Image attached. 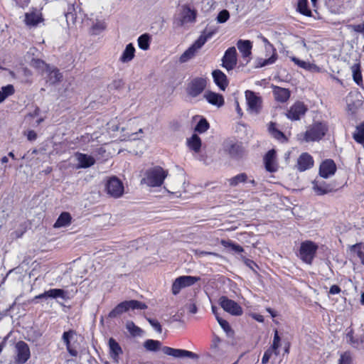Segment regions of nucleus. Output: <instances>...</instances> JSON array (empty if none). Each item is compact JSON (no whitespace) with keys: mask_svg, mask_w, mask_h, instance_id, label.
<instances>
[{"mask_svg":"<svg viewBox=\"0 0 364 364\" xmlns=\"http://www.w3.org/2000/svg\"><path fill=\"white\" fill-rule=\"evenodd\" d=\"M168 174L167 170L159 166H154L145 171L141 180V184H144L150 188L160 187L164 183Z\"/></svg>","mask_w":364,"mask_h":364,"instance_id":"1","label":"nucleus"},{"mask_svg":"<svg viewBox=\"0 0 364 364\" xmlns=\"http://www.w3.org/2000/svg\"><path fill=\"white\" fill-rule=\"evenodd\" d=\"M197 10L193 1L181 5L178 9V14L175 17L174 23L177 26H183L186 23L196 22Z\"/></svg>","mask_w":364,"mask_h":364,"instance_id":"2","label":"nucleus"},{"mask_svg":"<svg viewBox=\"0 0 364 364\" xmlns=\"http://www.w3.org/2000/svg\"><path fill=\"white\" fill-rule=\"evenodd\" d=\"M318 245L311 240L301 242L298 250V257L305 264L311 265L316 256Z\"/></svg>","mask_w":364,"mask_h":364,"instance_id":"3","label":"nucleus"},{"mask_svg":"<svg viewBox=\"0 0 364 364\" xmlns=\"http://www.w3.org/2000/svg\"><path fill=\"white\" fill-rule=\"evenodd\" d=\"M147 305L137 300L124 301L117 304L108 314L110 318H117L129 310H145Z\"/></svg>","mask_w":364,"mask_h":364,"instance_id":"4","label":"nucleus"},{"mask_svg":"<svg viewBox=\"0 0 364 364\" xmlns=\"http://www.w3.org/2000/svg\"><path fill=\"white\" fill-rule=\"evenodd\" d=\"M328 132V126L325 123L315 122L310 125L304 134L306 142L320 141Z\"/></svg>","mask_w":364,"mask_h":364,"instance_id":"5","label":"nucleus"},{"mask_svg":"<svg viewBox=\"0 0 364 364\" xmlns=\"http://www.w3.org/2000/svg\"><path fill=\"white\" fill-rule=\"evenodd\" d=\"M212 36L213 33L210 32L207 33H204L200 35L199 38L180 56L179 62L181 63H184L192 59L195 56L196 52L203 47V46L212 37Z\"/></svg>","mask_w":364,"mask_h":364,"instance_id":"6","label":"nucleus"},{"mask_svg":"<svg viewBox=\"0 0 364 364\" xmlns=\"http://www.w3.org/2000/svg\"><path fill=\"white\" fill-rule=\"evenodd\" d=\"M62 340L66 346L68 353L73 357L78 355L80 344L77 341V333L74 330H69L63 332Z\"/></svg>","mask_w":364,"mask_h":364,"instance_id":"7","label":"nucleus"},{"mask_svg":"<svg viewBox=\"0 0 364 364\" xmlns=\"http://www.w3.org/2000/svg\"><path fill=\"white\" fill-rule=\"evenodd\" d=\"M14 354L16 364H25L31 358L28 345L25 341H18L14 346Z\"/></svg>","mask_w":364,"mask_h":364,"instance_id":"8","label":"nucleus"},{"mask_svg":"<svg viewBox=\"0 0 364 364\" xmlns=\"http://www.w3.org/2000/svg\"><path fill=\"white\" fill-rule=\"evenodd\" d=\"M200 279L198 277L186 275L177 277L172 284V293L177 295L182 289L193 285Z\"/></svg>","mask_w":364,"mask_h":364,"instance_id":"9","label":"nucleus"},{"mask_svg":"<svg viewBox=\"0 0 364 364\" xmlns=\"http://www.w3.org/2000/svg\"><path fill=\"white\" fill-rule=\"evenodd\" d=\"M245 98L249 112L252 114H258L262 109V97L253 91L246 90Z\"/></svg>","mask_w":364,"mask_h":364,"instance_id":"10","label":"nucleus"},{"mask_svg":"<svg viewBox=\"0 0 364 364\" xmlns=\"http://www.w3.org/2000/svg\"><path fill=\"white\" fill-rule=\"evenodd\" d=\"M106 191L107 194L113 198H119L124 193V186L122 182L115 176L111 177L106 183Z\"/></svg>","mask_w":364,"mask_h":364,"instance_id":"11","label":"nucleus"},{"mask_svg":"<svg viewBox=\"0 0 364 364\" xmlns=\"http://www.w3.org/2000/svg\"><path fill=\"white\" fill-rule=\"evenodd\" d=\"M219 304L224 311L232 316H240L243 311L242 307L235 301L223 296L219 299Z\"/></svg>","mask_w":364,"mask_h":364,"instance_id":"12","label":"nucleus"},{"mask_svg":"<svg viewBox=\"0 0 364 364\" xmlns=\"http://www.w3.org/2000/svg\"><path fill=\"white\" fill-rule=\"evenodd\" d=\"M237 50L235 47L228 48L222 58V66L228 71L233 70L237 65Z\"/></svg>","mask_w":364,"mask_h":364,"instance_id":"13","label":"nucleus"},{"mask_svg":"<svg viewBox=\"0 0 364 364\" xmlns=\"http://www.w3.org/2000/svg\"><path fill=\"white\" fill-rule=\"evenodd\" d=\"M206 87V80L203 77L193 78L188 85L187 93L192 97L201 94Z\"/></svg>","mask_w":364,"mask_h":364,"instance_id":"14","label":"nucleus"},{"mask_svg":"<svg viewBox=\"0 0 364 364\" xmlns=\"http://www.w3.org/2000/svg\"><path fill=\"white\" fill-rule=\"evenodd\" d=\"M307 110L308 107L304 102L297 101L290 107L287 113V117L292 121L299 120L305 115Z\"/></svg>","mask_w":364,"mask_h":364,"instance_id":"15","label":"nucleus"},{"mask_svg":"<svg viewBox=\"0 0 364 364\" xmlns=\"http://www.w3.org/2000/svg\"><path fill=\"white\" fill-rule=\"evenodd\" d=\"M236 45L242 55L243 60L247 65L251 60L252 43L250 40L240 39L237 41Z\"/></svg>","mask_w":364,"mask_h":364,"instance_id":"16","label":"nucleus"},{"mask_svg":"<svg viewBox=\"0 0 364 364\" xmlns=\"http://www.w3.org/2000/svg\"><path fill=\"white\" fill-rule=\"evenodd\" d=\"M161 350L164 354L173 356L174 358H181L187 357L189 358L196 359L198 357L197 354L183 349H176L168 346H164Z\"/></svg>","mask_w":364,"mask_h":364,"instance_id":"17","label":"nucleus"},{"mask_svg":"<svg viewBox=\"0 0 364 364\" xmlns=\"http://www.w3.org/2000/svg\"><path fill=\"white\" fill-rule=\"evenodd\" d=\"M312 188L318 196L327 194L334 190L331 184L318 178L312 182Z\"/></svg>","mask_w":364,"mask_h":364,"instance_id":"18","label":"nucleus"},{"mask_svg":"<svg viewBox=\"0 0 364 364\" xmlns=\"http://www.w3.org/2000/svg\"><path fill=\"white\" fill-rule=\"evenodd\" d=\"M336 171V166L331 159H326L321 163L319 168V175L323 178H328L334 175Z\"/></svg>","mask_w":364,"mask_h":364,"instance_id":"19","label":"nucleus"},{"mask_svg":"<svg viewBox=\"0 0 364 364\" xmlns=\"http://www.w3.org/2000/svg\"><path fill=\"white\" fill-rule=\"evenodd\" d=\"M269 50H272V55L265 59L262 58H257L255 60V66L256 68H260L265 67L267 65H272L276 62V60H277V58H278L277 51L273 48L272 45H271L268 43V46H266V50L268 51Z\"/></svg>","mask_w":364,"mask_h":364,"instance_id":"20","label":"nucleus"},{"mask_svg":"<svg viewBox=\"0 0 364 364\" xmlns=\"http://www.w3.org/2000/svg\"><path fill=\"white\" fill-rule=\"evenodd\" d=\"M313 157L308 153H302L297 159L296 168L302 172L310 169L314 166Z\"/></svg>","mask_w":364,"mask_h":364,"instance_id":"21","label":"nucleus"},{"mask_svg":"<svg viewBox=\"0 0 364 364\" xmlns=\"http://www.w3.org/2000/svg\"><path fill=\"white\" fill-rule=\"evenodd\" d=\"M276 151L271 149L264 156V163L267 171L273 173L277 171Z\"/></svg>","mask_w":364,"mask_h":364,"instance_id":"22","label":"nucleus"},{"mask_svg":"<svg viewBox=\"0 0 364 364\" xmlns=\"http://www.w3.org/2000/svg\"><path fill=\"white\" fill-rule=\"evenodd\" d=\"M203 97L209 104L218 107H222L225 103L223 96L219 93L207 91L205 92Z\"/></svg>","mask_w":364,"mask_h":364,"instance_id":"23","label":"nucleus"},{"mask_svg":"<svg viewBox=\"0 0 364 364\" xmlns=\"http://www.w3.org/2000/svg\"><path fill=\"white\" fill-rule=\"evenodd\" d=\"M214 82L221 90H225L228 85V81L225 74L220 70H215L212 73Z\"/></svg>","mask_w":364,"mask_h":364,"instance_id":"24","label":"nucleus"},{"mask_svg":"<svg viewBox=\"0 0 364 364\" xmlns=\"http://www.w3.org/2000/svg\"><path fill=\"white\" fill-rule=\"evenodd\" d=\"M273 95L276 101L284 103L289 99L291 92L289 89L274 86Z\"/></svg>","mask_w":364,"mask_h":364,"instance_id":"25","label":"nucleus"},{"mask_svg":"<svg viewBox=\"0 0 364 364\" xmlns=\"http://www.w3.org/2000/svg\"><path fill=\"white\" fill-rule=\"evenodd\" d=\"M77 160L79 162V164L77 165V168H87L95 163V159L93 156L82 154V153H77L75 154Z\"/></svg>","mask_w":364,"mask_h":364,"instance_id":"26","label":"nucleus"},{"mask_svg":"<svg viewBox=\"0 0 364 364\" xmlns=\"http://www.w3.org/2000/svg\"><path fill=\"white\" fill-rule=\"evenodd\" d=\"M110 357L115 361L118 362L119 355L123 351L119 344L113 338H110L108 341Z\"/></svg>","mask_w":364,"mask_h":364,"instance_id":"27","label":"nucleus"},{"mask_svg":"<svg viewBox=\"0 0 364 364\" xmlns=\"http://www.w3.org/2000/svg\"><path fill=\"white\" fill-rule=\"evenodd\" d=\"M346 341L353 348H364V333L360 336L359 338H355L353 329H350L346 333Z\"/></svg>","mask_w":364,"mask_h":364,"instance_id":"28","label":"nucleus"},{"mask_svg":"<svg viewBox=\"0 0 364 364\" xmlns=\"http://www.w3.org/2000/svg\"><path fill=\"white\" fill-rule=\"evenodd\" d=\"M325 5L331 13H343L344 10V0H324Z\"/></svg>","mask_w":364,"mask_h":364,"instance_id":"29","label":"nucleus"},{"mask_svg":"<svg viewBox=\"0 0 364 364\" xmlns=\"http://www.w3.org/2000/svg\"><path fill=\"white\" fill-rule=\"evenodd\" d=\"M135 48L132 43L127 44L119 58V61L122 63L130 62L135 56Z\"/></svg>","mask_w":364,"mask_h":364,"instance_id":"30","label":"nucleus"},{"mask_svg":"<svg viewBox=\"0 0 364 364\" xmlns=\"http://www.w3.org/2000/svg\"><path fill=\"white\" fill-rule=\"evenodd\" d=\"M47 296L51 299H62L64 301H67L71 299L68 291H65L63 289H50L47 291Z\"/></svg>","mask_w":364,"mask_h":364,"instance_id":"31","label":"nucleus"},{"mask_svg":"<svg viewBox=\"0 0 364 364\" xmlns=\"http://www.w3.org/2000/svg\"><path fill=\"white\" fill-rule=\"evenodd\" d=\"M46 72L48 75V81L51 84H55L60 81L63 77V75L59 70L53 66H46Z\"/></svg>","mask_w":364,"mask_h":364,"instance_id":"32","label":"nucleus"},{"mask_svg":"<svg viewBox=\"0 0 364 364\" xmlns=\"http://www.w3.org/2000/svg\"><path fill=\"white\" fill-rule=\"evenodd\" d=\"M80 9L78 6H75L74 4L69 5L68 10L65 13V18L68 25L74 24L77 19V12Z\"/></svg>","mask_w":364,"mask_h":364,"instance_id":"33","label":"nucleus"},{"mask_svg":"<svg viewBox=\"0 0 364 364\" xmlns=\"http://www.w3.org/2000/svg\"><path fill=\"white\" fill-rule=\"evenodd\" d=\"M72 217L68 212L62 213L53 225L55 228L67 227L71 223Z\"/></svg>","mask_w":364,"mask_h":364,"instance_id":"34","label":"nucleus"},{"mask_svg":"<svg viewBox=\"0 0 364 364\" xmlns=\"http://www.w3.org/2000/svg\"><path fill=\"white\" fill-rule=\"evenodd\" d=\"M353 73V79L354 82L359 86L363 85V76L361 73V66L360 63L353 65L350 68Z\"/></svg>","mask_w":364,"mask_h":364,"instance_id":"35","label":"nucleus"},{"mask_svg":"<svg viewBox=\"0 0 364 364\" xmlns=\"http://www.w3.org/2000/svg\"><path fill=\"white\" fill-rule=\"evenodd\" d=\"M41 21V15L36 11L26 13L25 15V22L28 26H35Z\"/></svg>","mask_w":364,"mask_h":364,"instance_id":"36","label":"nucleus"},{"mask_svg":"<svg viewBox=\"0 0 364 364\" xmlns=\"http://www.w3.org/2000/svg\"><path fill=\"white\" fill-rule=\"evenodd\" d=\"M151 37L149 33H144L137 39L138 46L143 50H147L150 47Z\"/></svg>","mask_w":364,"mask_h":364,"instance_id":"37","label":"nucleus"},{"mask_svg":"<svg viewBox=\"0 0 364 364\" xmlns=\"http://www.w3.org/2000/svg\"><path fill=\"white\" fill-rule=\"evenodd\" d=\"M126 328L133 337L141 336L144 333V331L132 321H127Z\"/></svg>","mask_w":364,"mask_h":364,"instance_id":"38","label":"nucleus"},{"mask_svg":"<svg viewBox=\"0 0 364 364\" xmlns=\"http://www.w3.org/2000/svg\"><path fill=\"white\" fill-rule=\"evenodd\" d=\"M269 132L272 135V136L277 139L278 141L281 142H284L287 141V139L284 134L282 132L278 130L276 128L275 124L273 122H271L269 126Z\"/></svg>","mask_w":364,"mask_h":364,"instance_id":"39","label":"nucleus"},{"mask_svg":"<svg viewBox=\"0 0 364 364\" xmlns=\"http://www.w3.org/2000/svg\"><path fill=\"white\" fill-rule=\"evenodd\" d=\"M188 147L194 151L198 152L201 147V140L197 134H193V136L187 140Z\"/></svg>","mask_w":364,"mask_h":364,"instance_id":"40","label":"nucleus"},{"mask_svg":"<svg viewBox=\"0 0 364 364\" xmlns=\"http://www.w3.org/2000/svg\"><path fill=\"white\" fill-rule=\"evenodd\" d=\"M161 343L156 340L147 339L144 343V347L148 351L156 352L160 349Z\"/></svg>","mask_w":364,"mask_h":364,"instance_id":"41","label":"nucleus"},{"mask_svg":"<svg viewBox=\"0 0 364 364\" xmlns=\"http://www.w3.org/2000/svg\"><path fill=\"white\" fill-rule=\"evenodd\" d=\"M15 92L12 85H7L0 89V103L3 102L8 97L12 95Z\"/></svg>","mask_w":364,"mask_h":364,"instance_id":"42","label":"nucleus"},{"mask_svg":"<svg viewBox=\"0 0 364 364\" xmlns=\"http://www.w3.org/2000/svg\"><path fill=\"white\" fill-rule=\"evenodd\" d=\"M247 181V175L245 173H239L228 180L229 185L232 187L237 186L238 184L245 183Z\"/></svg>","mask_w":364,"mask_h":364,"instance_id":"43","label":"nucleus"},{"mask_svg":"<svg viewBox=\"0 0 364 364\" xmlns=\"http://www.w3.org/2000/svg\"><path fill=\"white\" fill-rule=\"evenodd\" d=\"M296 10L306 16H311V11L308 8V0H298Z\"/></svg>","mask_w":364,"mask_h":364,"instance_id":"44","label":"nucleus"},{"mask_svg":"<svg viewBox=\"0 0 364 364\" xmlns=\"http://www.w3.org/2000/svg\"><path fill=\"white\" fill-rule=\"evenodd\" d=\"M290 59L293 61L296 65L299 67L306 70H313L316 68L314 64H311L309 62H306L304 60H299V58L293 56L291 57Z\"/></svg>","mask_w":364,"mask_h":364,"instance_id":"45","label":"nucleus"},{"mask_svg":"<svg viewBox=\"0 0 364 364\" xmlns=\"http://www.w3.org/2000/svg\"><path fill=\"white\" fill-rule=\"evenodd\" d=\"M354 140L364 146V125L360 124L353 136Z\"/></svg>","mask_w":364,"mask_h":364,"instance_id":"46","label":"nucleus"},{"mask_svg":"<svg viewBox=\"0 0 364 364\" xmlns=\"http://www.w3.org/2000/svg\"><path fill=\"white\" fill-rule=\"evenodd\" d=\"M229 154L233 158H239L242 154V147L237 144H232L228 148Z\"/></svg>","mask_w":364,"mask_h":364,"instance_id":"47","label":"nucleus"},{"mask_svg":"<svg viewBox=\"0 0 364 364\" xmlns=\"http://www.w3.org/2000/svg\"><path fill=\"white\" fill-rule=\"evenodd\" d=\"M221 244L225 247H230L231 250L235 252L240 253L244 251L242 246L232 242L231 241H227V240H221Z\"/></svg>","mask_w":364,"mask_h":364,"instance_id":"48","label":"nucleus"},{"mask_svg":"<svg viewBox=\"0 0 364 364\" xmlns=\"http://www.w3.org/2000/svg\"><path fill=\"white\" fill-rule=\"evenodd\" d=\"M209 128V123L205 118H202L199 120V122L197 123L195 131L202 134L206 132Z\"/></svg>","mask_w":364,"mask_h":364,"instance_id":"49","label":"nucleus"},{"mask_svg":"<svg viewBox=\"0 0 364 364\" xmlns=\"http://www.w3.org/2000/svg\"><path fill=\"white\" fill-rule=\"evenodd\" d=\"M351 251L360 259V262L364 264V252L362 251V245L356 244L353 245Z\"/></svg>","mask_w":364,"mask_h":364,"instance_id":"50","label":"nucleus"},{"mask_svg":"<svg viewBox=\"0 0 364 364\" xmlns=\"http://www.w3.org/2000/svg\"><path fill=\"white\" fill-rule=\"evenodd\" d=\"M338 364H353V358L350 352L346 351L342 353L338 359Z\"/></svg>","mask_w":364,"mask_h":364,"instance_id":"51","label":"nucleus"},{"mask_svg":"<svg viewBox=\"0 0 364 364\" xmlns=\"http://www.w3.org/2000/svg\"><path fill=\"white\" fill-rule=\"evenodd\" d=\"M229 18H230L229 11L226 9H223L218 13V14L216 17V20H217V22L219 23H224L229 19Z\"/></svg>","mask_w":364,"mask_h":364,"instance_id":"52","label":"nucleus"},{"mask_svg":"<svg viewBox=\"0 0 364 364\" xmlns=\"http://www.w3.org/2000/svg\"><path fill=\"white\" fill-rule=\"evenodd\" d=\"M274 354L275 355H277L279 354V352L277 350H274V349L269 348H268L264 353L262 358V363L266 364L269 362L270 358L272 355Z\"/></svg>","mask_w":364,"mask_h":364,"instance_id":"53","label":"nucleus"},{"mask_svg":"<svg viewBox=\"0 0 364 364\" xmlns=\"http://www.w3.org/2000/svg\"><path fill=\"white\" fill-rule=\"evenodd\" d=\"M146 319L157 333H161L162 332L161 326L157 320L151 318H147Z\"/></svg>","mask_w":364,"mask_h":364,"instance_id":"54","label":"nucleus"},{"mask_svg":"<svg viewBox=\"0 0 364 364\" xmlns=\"http://www.w3.org/2000/svg\"><path fill=\"white\" fill-rule=\"evenodd\" d=\"M280 337L279 336V333H278V331L276 330L274 331V339H273V343L271 346V348L274 349V350H277L278 351V348L279 347V345H280Z\"/></svg>","mask_w":364,"mask_h":364,"instance_id":"55","label":"nucleus"},{"mask_svg":"<svg viewBox=\"0 0 364 364\" xmlns=\"http://www.w3.org/2000/svg\"><path fill=\"white\" fill-rule=\"evenodd\" d=\"M218 322L220 324V326H221V328L226 333H228L229 331H231L230 326L229 323L226 320L223 319L221 317H218Z\"/></svg>","mask_w":364,"mask_h":364,"instance_id":"56","label":"nucleus"},{"mask_svg":"<svg viewBox=\"0 0 364 364\" xmlns=\"http://www.w3.org/2000/svg\"><path fill=\"white\" fill-rule=\"evenodd\" d=\"M351 27L355 32L361 33L364 38V21L359 24L352 25Z\"/></svg>","mask_w":364,"mask_h":364,"instance_id":"57","label":"nucleus"},{"mask_svg":"<svg viewBox=\"0 0 364 364\" xmlns=\"http://www.w3.org/2000/svg\"><path fill=\"white\" fill-rule=\"evenodd\" d=\"M105 26L103 23L102 22H97L95 25L92 26V33L97 34V33L100 32L101 31L104 30Z\"/></svg>","mask_w":364,"mask_h":364,"instance_id":"58","label":"nucleus"},{"mask_svg":"<svg viewBox=\"0 0 364 364\" xmlns=\"http://www.w3.org/2000/svg\"><path fill=\"white\" fill-rule=\"evenodd\" d=\"M186 307L188 310V311L193 314H195L197 313L198 309L196 305L194 303H190L186 305Z\"/></svg>","mask_w":364,"mask_h":364,"instance_id":"59","label":"nucleus"},{"mask_svg":"<svg viewBox=\"0 0 364 364\" xmlns=\"http://www.w3.org/2000/svg\"><path fill=\"white\" fill-rule=\"evenodd\" d=\"M341 292V288L338 285H332L329 289V294H337Z\"/></svg>","mask_w":364,"mask_h":364,"instance_id":"60","label":"nucleus"},{"mask_svg":"<svg viewBox=\"0 0 364 364\" xmlns=\"http://www.w3.org/2000/svg\"><path fill=\"white\" fill-rule=\"evenodd\" d=\"M36 138H37V134H36V133L34 131L30 130V131L28 132V133H27V139L29 141H34V140H36Z\"/></svg>","mask_w":364,"mask_h":364,"instance_id":"61","label":"nucleus"},{"mask_svg":"<svg viewBox=\"0 0 364 364\" xmlns=\"http://www.w3.org/2000/svg\"><path fill=\"white\" fill-rule=\"evenodd\" d=\"M196 254L199 257H203V256H205V255H215V256H218V254H216V253L211 252H206V251H200V250H197L196 251Z\"/></svg>","mask_w":364,"mask_h":364,"instance_id":"62","label":"nucleus"},{"mask_svg":"<svg viewBox=\"0 0 364 364\" xmlns=\"http://www.w3.org/2000/svg\"><path fill=\"white\" fill-rule=\"evenodd\" d=\"M244 262L247 267H249L252 269H254L255 266L257 267L256 263L250 259H245Z\"/></svg>","mask_w":364,"mask_h":364,"instance_id":"63","label":"nucleus"},{"mask_svg":"<svg viewBox=\"0 0 364 364\" xmlns=\"http://www.w3.org/2000/svg\"><path fill=\"white\" fill-rule=\"evenodd\" d=\"M35 65L36 67H45L46 68V66H50L49 65L46 64L43 61L41 60H37L35 61Z\"/></svg>","mask_w":364,"mask_h":364,"instance_id":"64","label":"nucleus"}]
</instances>
